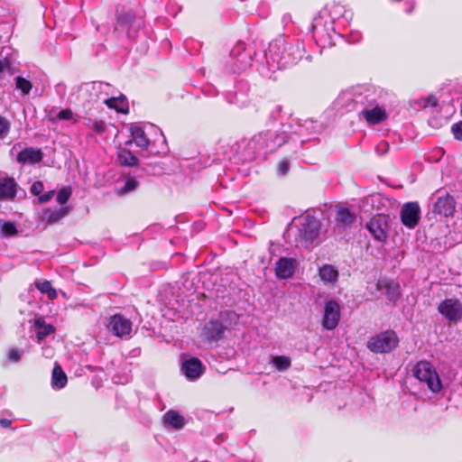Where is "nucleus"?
Masks as SVG:
<instances>
[{
	"mask_svg": "<svg viewBox=\"0 0 462 462\" xmlns=\"http://www.w3.org/2000/svg\"><path fill=\"white\" fill-rule=\"evenodd\" d=\"M413 376L421 383L425 384L433 393H438L442 389V383L439 375L433 366L428 361H419L412 369Z\"/></svg>",
	"mask_w": 462,
	"mask_h": 462,
	"instance_id": "f257e3e1",
	"label": "nucleus"
},
{
	"mask_svg": "<svg viewBox=\"0 0 462 462\" xmlns=\"http://www.w3.org/2000/svg\"><path fill=\"white\" fill-rule=\"evenodd\" d=\"M319 225L318 220L310 215H302L294 217L290 225L289 232H298L300 240L312 242L319 236Z\"/></svg>",
	"mask_w": 462,
	"mask_h": 462,
	"instance_id": "f03ea898",
	"label": "nucleus"
},
{
	"mask_svg": "<svg viewBox=\"0 0 462 462\" xmlns=\"http://www.w3.org/2000/svg\"><path fill=\"white\" fill-rule=\"evenodd\" d=\"M290 49H286L282 41H275L270 43L265 57L272 68L284 69L296 61Z\"/></svg>",
	"mask_w": 462,
	"mask_h": 462,
	"instance_id": "7ed1b4c3",
	"label": "nucleus"
},
{
	"mask_svg": "<svg viewBox=\"0 0 462 462\" xmlns=\"http://www.w3.org/2000/svg\"><path fill=\"white\" fill-rule=\"evenodd\" d=\"M399 343L397 335L393 330L381 332L371 337L367 342V348L374 353H389Z\"/></svg>",
	"mask_w": 462,
	"mask_h": 462,
	"instance_id": "20e7f679",
	"label": "nucleus"
},
{
	"mask_svg": "<svg viewBox=\"0 0 462 462\" xmlns=\"http://www.w3.org/2000/svg\"><path fill=\"white\" fill-rule=\"evenodd\" d=\"M439 312L450 322L462 319V303L457 299H446L438 307Z\"/></svg>",
	"mask_w": 462,
	"mask_h": 462,
	"instance_id": "39448f33",
	"label": "nucleus"
},
{
	"mask_svg": "<svg viewBox=\"0 0 462 462\" xmlns=\"http://www.w3.org/2000/svg\"><path fill=\"white\" fill-rule=\"evenodd\" d=\"M366 227L374 238L384 242L387 238L388 221L384 215H377L370 219Z\"/></svg>",
	"mask_w": 462,
	"mask_h": 462,
	"instance_id": "423d86ee",
	"label": "nucleus"
},
{
	"mask_svg": "<svg viewBox=\"0 0 462 462\" xmlns=\"http://www.w3.org/2000/svg\"><path fill=\"white\" fill-rule=\"evenodd\" d=\"M420 219V208L417 202L405 203L401 209L402 223L409 228H414Z\"/></svg>",
	"mask_w": 462,
	"mask_h": 462,
	"instance_id": "0eeeda50",
	"label": "nucleus"
},
{
	"mask_svg": "<svg viewBox=\"0 0 462 462\" xmlns=\"http://www.w3.org/2000/svg\"><path fill=\"white\" fill-rule=\"evenodd\" d=\"M340 319V307L336 300H328L325 303L322 326L328 330L334 329Z\"/></svg>",
	"mask_w": 462,
	"mask_h": 462,
	"instance_id": "6e6552de",
	"label": "nucleus"
},
{
	"mask_svg": "<svg viewBox=\"0 0 462 462\" xmlns=\"http://www.w3.org/2000/svg\"><path fill=\"white\" fill-rule=\"evenodd\" d=\"M106 326L112 334L119 337L129 335L132 330L131 321L121 315L110 317Z\"/></svg>",
	"mask_w": 462,
	"mask_h": 462,
	"instance_id": "1a4fd4ad",
	"label": "nucleus"
},
{
	"mask_svg": "<svg viewBox=\"0 0 462 462\" xmlns=\"http://www.w3.org/2000/svg\"><path fill=\"white\" fill-rule=\"evenodd\" d=\"M298 263L293 258L282 257L275 263V275L279 279H290L293 276Z\"/></svg>",
	"mask_w": 462,
	"mask_h": 462,
	"instance_id": "9d476101",
	"label": "nucleus"
},
{
	"mask_svg": "<svg viewBox=\"0 0 462 462\" xmlns=\"http://www.w3.org/2000/svg\"><path fill=\"white\" fill-rule=\"evenodd\" d=\"M361 115L369 125L380 124L388 117L385 108L378 105L365 108L362 110Z\"/></svg>",
	"mask_w": 462,
	"mask_h": 462,
	"instance_id": "9b49d317",
	"label": "nucleus"
},
{
	"mask_svg": "<svg viewBox=\"0 0 462 462\" xmlns=\"http://www.w3.org/2000/svg\"><path fill=\"white\" fill-rule=\"evenodd\" d=\"M182 371L189 380H196L203 374V365L196 357H190L182 363Z\"/></svg>",
	"mask_w": 462,
	"mask_h": 462,
	"instance_id": "f8f14e48",
	"label": "nucleus"
},
{
	"mask_svg": "<svg viewBox=\"0 0 462 462\" xmlns=\"http://www.w3.org/2000/svg\"><path fill=\"white\" fill-rule=\"evenodd\" d=\"M226 327L224 326L220 321L210 320L207 323L202 329V336L208 341H215L221 338Z\"/></svg>",
	"mask_w": 462,
	"mask_h": 462,
	"instance_id": "ddd939ff",
	"label": "nucleus"
},
{
	"mask_svg": "<svg viewBox=\"0 0 462 462\" xmlns=\"http://www.w3.org/2000/svg\"><path fill=\"white\" fill-rule=\"evenodd\" d=\"M376 289L385 294L390 300H395L399 297V285L393 281L381 279L376 283Z\"/></svg>",
	"mask_w": 462,
	"mask_h": 462,
	"instance_id": "4468645a",
	"label": "nucleus"
},
{
	"mask_svg": "<svg viewBox=\"0 0 462 462\" xmlns=\"http://www.w3.org/2000/svg\"><path fill=\"white\" fill-rule=\"evenodd\" d=\"M17 184L12 178L0 180V200H12L15 198Z\"/></svg>",
	"mask_w": 462,
	"mask_h": 462,
	"instance_id": "2eb2a0df",
	"label": "nucleus"
},
{
	"mask_svg": "<svg viewBox=\"0 0 462 462\" xmlns=\"http://www.w3.org/2000/svg\"><path fill=\"white\" fill-rule=\"evenodd\" d=\"M435 211L445 217L452 216L455 212L454 199L449 195L439 197L435 203Z\"/></svg>",
	"mask_w": 462,
	"mask_h": 462,
	"instance_id": "dca6fc26",
	"label": "nucleus"
},
{
	"mask_svg": "<svg viewBox=\"0 0 462 462\" xmlns=\"http://www.w3.org/2000/svg\"><path fill=\"white\" fill-rule=\"evenodd\" d=\"M319 275L326 285H334L338 280V271L331 264L319 267Z\"/></svg>",
	"mask_w": 462,
	"mask_h": 462,
	"instance_id": "f3484780",
	"label": "nucleus"
},
{
	"mask_svg": "<svg viewBox=\"0 0 462 462\" xmlns=\"http://www.w3.org/2000/svg\"><path fill=\"white\" fill-rule=\"evenodd\" d=\"M42 153L40 149L27 148L18 153L17 161L22 163L33 164L41 162Z\"/></svg>",
	"mask_w": 462,
	"mask_h": 462,
	"instance_id": "a211bd4d",
	"label": "nucleus"
},
{
	"mask_svg": "<svg viewBox=\"0 0 462 462\" xmlns=\"http://www.w3.org/2000/svg\"><path fill=\"white\" fill-rule=\"evenodd\" d=\"M335 219L337 226L346 228L354 224L356 217L349 209L340 208L337 211Z\"/></svg>",
	"mask_w": 462,
	"mask_h": 462,
	"instance_id": "6ab92c4d",
	"label": "nucleus"
},
{
	"mask_svg": "<svg viewBox=\"0 0 462 462\" xmlns=\"http://www.w3.org/2000/svg\"><path fill=\"white\" fill-rule=\"evenodd\" d=\"M34 327L36 328V335L39 342L55 331L54 327L51 324H47L42 318L35 319Z\"/></svg>",
	"mask_w": 462,
	"mask_h": 462,
	"instance_id": "aec40b11",
	"label": "nucleus"
},
{
	"mask_svg": "<svg viewBox=\"0 0 462 462\" xmlns=\"http://www.w3.org/2000/svg\"><path fill=\"white\" fill-rule=\"evenodd\" d=\"M105 104L118 113L126 114L128 112V102L124 96L107 98L105 100Z\"/></svg>",
	"mask_w": 462,
	"mask_h": 462,
	"instance_id": "412c9836",
	"label": "nucleus"
},
{
	"mask_svg": "<svg viewBox=\"0 0 462 462\" xmlns=\"http://www.w3.org/2000/svg\"><path fill=\"white\" fill-rule=\"evenodd\" d=\"M67 384V375L62 371L61 367L56 364L51 375V386L54 389H62Z\"/></svg>",
	"mask_w": 462,
	"mask_h": 462,
	"instance_id": "4be33fe9",
	"label": "nucleus"
},
{
	"mask_svg": "<svg viewBox=\"0 0 462 462\" xmlns=\"http://www.w3.org/2000/svg\"><path fill=\"white\" fill-rule=\"evenodd\" d=\"M131 135L133 138V141L135 143V144L142 148V149H147L149 146V140L146 137L144 131L137 125H133L131 127Z\"/></svg>",
	"mask_w": 462,
	"mask_h": 462,
	"instance_id": "5701e85b",
	"label": "nucleus"
},
{
	"mask_svg": "<svg viewBox=\"0 0 462 462\" xmlns=\"http://www.w3.org/2000/svg\"><path fill=\"white\" fill-rule=\"evenodd\" d=\"M313 32L316 40L323 46H330L334 44L333 34L331 32L325 33L323 30L318 29L317 24L313 25Z\"/></svg>",
	"mask_w": 462,
	"mask_h": 462,
	"instance_id": "b1692460",
	"label": "nucleus"
},
{
	"mask_svg": "<svg viewBox=\"0 0 462 462\" xmlns=\"http://www.w3.org/2000/svg\"><path fill=\"white\" fill-rule=\"evenodd\" d=\"M164 421L174 429H180L184 425L183 418L174 411H169L164 414Z\"/></svg>",
	"mask_w": 462,
	"mask_h": 462,
	"instance_id": "393cba45",
	"label": "nucleus"
},
{
	"mask_svg": "<svg viewBox=\"0 0 462 462\" xmlns=\"http://www.w3.org/2000/svg\"><path fill=\"white\" fill-rule=\"evenodd\" d=\"M49 119L51 121H56V120H68L72 121L74 124L77 123V118L73 112L69 108L62 109L59 111L55 116L53 115V112L51 111L49 115Z\"/></svg>",
	"mask_w": 462,
	"mask_h": 462,
	"instance_id": "a878e982",
	"label": "nucleus"
},
{
	"mask_svg": "<svg viewBox=\"0 0 462 462\" xmlns=\"http://www.w3.org/2000/svg\"><path fill=\"white\" fill-rule=\"evenodd\" d=\"M35 286L41 292L47 294L50 300H54L57 297V291L49 281H38L35 282Z\"/></svg>",
	"mask_w": 462,
	"mask_h": 462,
	"instance_id": "bb28decb",
	"label": "nucleus"
},
{
	"mask_svg": "<svg viewBox=\"0 0 462 462\" xmlns=\"http://www.w3.org/2000/svg\"><path fill=\"white\" fill-rule=\"evenodd\" d=\"M69 208L65 207V208H61L58 210H54V211H51V210H47L45 212V217H46V220L48 223H55V222H58L59 220H60L61 218H63L65 216L68 215L69 213Z\"/></svg>",
	"mask_w": 462,
	"mask_h": 462,
	"instance_id": "cd10ccee",
	"label": "nucleus"
},
{
	"mask_svg": "<svg viewBox=\"0 0 462 462\" xmlns=\"http://www.w3.org/2000/svg\"><path fill=\"white\" fill-rule=\"evenodd\" d=\"M271 364L278 370V371H285L290 368L291 365V358L285 356H273L271 359Z\"/></svg>",
	"mask_w": 462,
	"mask_h": 462,
	"instance_id": "c85d7f7f",
	"label": "nucleus"
},
{
	"mask_svg": "<svg viewBox=\"0 0 462 462\" xmlns=\"http://www.w3.org/2000/svg\"><path fill=\"white\" fill-rule=\"evenodd\" d=\"M118 160L121 164L134 166L137 163V158L128 150L121 149L118 152Z\"/></svg>",
	"mask_w": 462,
	"mask_h": 462,
	"instance_id": "c756f323",
	"label": "nucleus"
},
{
	"mask_svg": "<svg viewBox=\"0 0 462 462\" xmlns=\"http://www.w3.org/2000/svg\"><path fill=\"white\" fill-rule=\"evenodd\" d=\"M88 126L97 134H102L106 130V123L102 120H88Z\"/></svg>",
	"mask_w": 462,
	"mask_h": 462,
	"instance_id": "7c9ffc66",
	"label": "nucleus"
},
{
	"mask_svg": "<svg viewBox=\"0 0 462 462\" xmlns=\"http://www.w3.org/2000/svg\"><path fill=\"white\" fill-rule=\"evenodd\" d=\"M71 193H72V190H71L70 187H64V188L60 189L57 193V197H56L57 202L61 205L65 204L70 198Z\"/></svg>",
	"mask_w": 462,
	"mask_h": 462,
	"instance_id": "2f4dec72",
	"label": "nucleus"
},
{
	"mask_svg": "<svg viewBox=\"0 0 462 462\" xmlns=\"http://www.w3.org/2000/svg\"><path fill=\"white\" fill-rule=\"evenodd\" d=\"M16 81V88L22 91L23 95L29 94L30 90L32 89V84L29 80L22 78L17 77L15 79Z\"/></svg>",
	"mask_w": 462,
	"mask_h": 462,
	"instance_id": "473e14b6",
	"label": "nucleus"
},
{
	"mask_svg": "<svg viewBox=\"0 0 462 462\" xmlns=\"http://www.w3.org/2000/svg\"><path fill=\"white\" fill-rule=\"evenodd\" d=\"M138 186V182L134 178L129 177L126 179L124 188L120 193H127L134 190Z\"/></svg>",
	"mask_w": 462,
	"mask_h": 462,
	"instance_id": "72a5a7b5",
	"label": "nucleus"
},
{
	"mask_svg": "<svg viewBox=\"0 0 462 462\" xmlns=\"http://www.w3.org/2000/svg\"><path fill=\"white\" fill-rule=\"evenodd\" d=\"M1 232L7 236H14L16 233V227L12 222H4L1 224Z\"/></svg>",
	"mask_w": 462,
	"mask_h": 462,
	"instance_id": "f704fd0d",
	"label": "nucleus"
},
{
	"mask_svg": "<svg viewBox=\"0 0 462 462\" xmlns=\"http://www.w3.org/2000/svg\"><path fill=\"white\" fill-rule=\"evenodd\" d=\"M7 358L10 362L17 363L22 358V351L17 348H11L8 352Z\"/></svg>",
	"mask_w": 462,
	"mask_h": 462,
	"instance_id": "c9c22d12",
	"label": "nucleus"
},
{
	"mask_svg": "<svg viewBox=\"0 0 462 462\" xmlns=\"http://www.w3.org/2000/svg\"><path fill=\"white\" fill-rule=\"evenodd\" d=\"M452 133L457 140L462 141V121L452 125Z\"/></svg>",
	"mask_w": 462,
	"mask_h": 462,
	"instance_id": "e433bc0d",
	"label": "nucleus"
},
{
	"mask_svg": "<svg viewBox=\"0 0 462 462\" xmlns=\"http://www.w3.org/2000/svg\"><path fill=\"white\" fill-rule=\"evenodd\" d=\"M9 131V123L0 116V138L5 137Z\"/></svg>",
	"mask_w": 462,
	"mask_h": 462,
	"instance_id": "4c0bfd02",
	"label": "nucleus"
},
{
	"mask_svg": "<svg viewBox=\"0 0 462 462\" xmlns=\"http://www.w3.org/2000/svg\"><path fill=\"white\" fill-rule=\"evenodd\" d=\"M43 190V184L41 181H35L31 187V192L34 196H39Z\"/></svg>",
	"mask_w": 462,
	"mask_h": 462,
	"instance_id": "58836bf2",
	"label": "nucleus"
},
{
	"mask_svg": "<svg viewBox=\"0 0 462 462\" xmlns=\"http://www.w3.org/2000/svg\"><path fill=\"white\" fill-rule=\"evenodd\" d=\"M54 196V191L51 190L39 197L40 203H45L50 201Z\"/></svg>",
	"mask_w": 462,
	"mask_h": 462,
	"instance_id": "ea45409f",
	"label": "nucleus"
},
{
	"mask_svg": "<svg viewBox=\"0 0 462 462\" xmlns=\"http://www.w3.org/2000/svg\"><path fill=\"white\" fill-rule=\"evenodd\" d=\"M278 171L281 174H285L289 171V162L287 161H282L279 163Z\"/></svg>",
	"mask_w": 462,
	"mask_h": 462,
	"instance_id": "a19ab883",
	"label": "nucleus"
},
{
	"mask_svg": "<svg viewBox=\"0 0 462 462\" xmlns=\"http://www.w3.org/2000/svg\"><path fill=\"white\" fill-rule=\"evenodd\" d=\"M129 25H130V23L128 22H125V21H122V20H119L118 21V26H120L122 28V30L124 29H127V34L129 37H133L132 33L130 32L129 31Z\"/></svg>",
	"mask_w": 462,
	"mask_h": 462,
	"instance_id": "79ce46f5",
	"label": "nucleus"
},
{
	"mask_svg": "<svg viewBox=\"0 0 462 462\" xmlns=\"http://www.w3.org/2000/svg\"><path fill=\"white\" fill-rule=\"evenodd\" d=\"M10 66V62L6 58H0V72Z\"/></svg>",
	"mask_w": 462,
	"mask_h": 462,
	"instance_id": "37998d69",
	"label": "nucleus"
},
{
	"mask_svg": "<svg viewBox=\"0 0 462 462\" xmlns=\"http://www.w3.org/2000/svg\"><path fill=\"white\" fill-rule=\"evenodd\" d=\"M12 424V421L8 419H1L0 420V426L3 428H9Z\"/></svg>",
	"mask_w": 462,
	"mask_h": 462,
	"instance_id": "c03bdc74",
	"label": "nucleus"
},
{
	"mask_svg": "<svg viewBox=\"0 0 462 462\" xmlns=\"http://www.w3.org/2000/svg\"><path fill=\"white\" fill-rule=\"evenodd\" d=\"M436 104H437V100H436V98L431 97H430V98L426 101V103H425L424 106H436Z\"/></svg>",
	"mask_w": 462,
	"mask_h": 462,
	"instance_id": "a18cd8bd",
	"label": "nucleus"
},
{
	"mask_svg": "<svg viewBox=\"0 0 462 462\" xmlns=\"http://www.w3.org/2000/svg\"><path fill=\"white\" fill-rule=\"evenodd\" d=\"M326 30L327 31L330 30L335 34L333 22H329L328 23L326 24Z\"/></svg>",
	"mask_w": 462,
	"mask_h": 462,
	"instance_id": "49530a36",
	"label": "nucleus"
},
{
	"mask_svg": "<svg viewBox=\"0 0 462 462\" xmlns=\"http://www.w3.org/2000/svg\"><path fill=\"white\" fill-rule=\"evenodd\" d=\"M351 37L352 42H357L361 38V35L359 32H356L355 34L353 33Z\"/></svg>",
	"mask_w": 462,
	"mask_h": 462,
	"instance_id": "de8ad7c7",
	"label": "nucleus"
},
{
	"mask_svg": "<svg viewBox=\"0 0 462 462\" xmlns=\"http://www.w3.org/2000/svg\"><path fill=\"white\" fill-rule=\"evenodd\" d=\"M44 356H46L47 357H51L52 356V349H51V348L45 349Z\"/></svg>",
	"mask_w": 462,
	"mask_h": 462,
	"instance_id": "09e8293b",
	"label": "nucleus"
},
{
	"mask_svg": "<svg viewBox=\"0 0 462 462\" xmlns=\"http://www.w3.org/2000/svg\"><path fill=\"white\" fill-rule=\"evenodd\" d=\"M228 315L231 317L232 319H235V320L237 319V316L235 313L231 312Z\"/></svg>",
	"mask_w": 462,
	"mask_h": 462,
	"instance_id": "8fccbe9b",
	"label": "nucleus"
}]
</instances>
